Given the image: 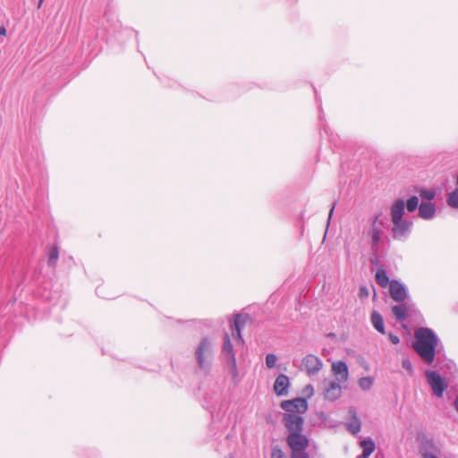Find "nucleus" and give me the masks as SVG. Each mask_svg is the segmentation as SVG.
I'll return each mask as SVG.
<instances>
[{
    "label": "nucleus",
    "instance_id": "obj_32",
    "mask_svg": "<svg viewBox=\"0 0 458 458\" xmlns=\"http://www.w3.org/2000/svg\"><path fill=\"white\" fill-rule=\"evenodd\" d=\"M379 239H380V237H379V233H378V231H377V230H375V231L373 232V233H372V241H373V242H374V243L378 242H379Z\"/></svg>",
    "mask_w": 458,
    "mask_h": 458
},
{
    "label": "nucleus",
    "instance_id": "obj_17",
    "mask_svg": "<svg viewBox=\"0 0 458 458\" xmlns=\"http://www.w3.org/2000/svg\"><path fill=\"white\" fill-rule=\"evenodd\" d=\"M392 312L398 321H403L408 316L409 306L407 304L394 305L392 307Z\"/></svg>",
    "mask_w": 458,
    "mask_h": 458
},
{
    "label": "nucleus",
    "instance_id": "obj_24",
    "mask_svg": "<svg viewBox=\"0 0 458 458\" xmlns=\"http://www.w3.org/2000/svg\"><path fill=\"white\" fill-rule=\"evenodd\" d=\"M447 201L451 207L458 208V189L449 194Z\"/></svg>",
    "mask_w": 458,
    "mask_h": 458
},
{
    "label": "nucleus",
    "instance_id": "obj_21",
    "mask_svg": "<svg viewBox=\"0 0 458 458\" xmlns=\"http://www.w3.org/2000/svg\"><path fill=\"white\" fill-rule=\"evenodd\" d=\"M371 321L374 326V327L380 332L381 334H385V327H384V319L382 316L377 312L374 311L371 315Z\"/></svg>",
    "mask_w": 458,
    "mask_h": 458
},
{
    "label": "nucleus",
    "instance_id": "obj_20",
    "mask_svg": "<svg viewBox=\"0 0 458 458\" xmlns=\"http://www.w3.org/2000/svg\"><path fill=\"white\" fill-rule=\"evenodd\" d=\"M376 282L383 288H386L387 286H390L391 281H389V278L386 275V272L383 268L377 269L376 276H375Z\"/></svg>",
    "mask_w": 458,
    "mask_h": 458
},
{
    "label": "nucleus",
    "instance_id": "obj_19",
    "mask_svg": "<svg viewBox=\"0 0 458 458\" xmlns=\"http://www.w3.org/2000/svg\"><path fill=\"white\" fill-rule=\"evenodd\" d=\"M349 412L352 415V420L348 424V429L352 434H357L358 432H360V428H361L360 420L357 417L355 411L350 410Z\"/></svg>",
    "mask_w": 458,
    "mask_h": 458
},
{
    "label": "nucleus",
    "instance_id": "obj_9",
    "mask_svg": "<svg viewBox=\"0 0 458 458\" xmlns=\"http://www.w3.org/2000/svg\"><path fill=\"white\" fill-rule=\"evenodd\" d=\"M334 377L339 383H345L349 378V370L347 364L343 360L334 361L331 365Z\"/></svg>",
    "mask_w": 458,
    "mask_h": 458
},
{
    "label": "nucleus",
    "instance_id": "obj_12",
    "mask_svg": "<svg viewBox=\"0 0 458 458\" xmlns=\"http://www.w3.org/2000/svg\"><path fill=\"white\" fill-rule=\"evenodd\" d=\"M324 397L329 401L338 399L342 394V387L339 382L330 381L323 392Z\"/></svg>",
    "mask_w": 458,
    "mask_h": 458
},
{
    "label": "nucleus",
    "instance_id": "obj_10",
    "mask_svg": "<svg viewBox=\"0 0 458 458\" xmlns=\"http://www.w3.org/2000/svg\"><path fill=\"white\" fill-rule=\"evenodd\" d=\"M211 354V344L208 339H202L196 351V358L198 364L200 368H203L207 361V357Z\"/></svg>",
    "mask_w": 458,
    "mask_h": 458
},
{
    "label": "nucleus",
    "instance_id": "obj_15",
    "mask_svg": "<svg viewBox=\"0 0 458 458\" xmlns=\"http://www.w3.org/2000/svg\"><path fill=\"white\" fill-rule=\"evenodd\" d=\"M404 213V202L402 199L396 200L391 208V220L393 223H397L402 220Z\"/></svg>",
    "mask_w": 458,
    "mask_h": 458
},
{
    "label": "nucleus",
    "instance_id": "obj_2",
    "mask_svg": "<svg viewBox=\"0 0 458 458\" xmlns=\"http://www.w3.org/2000/svg\"><path fill=\"white\" fill-rule=\"evenodd\" d=\"M323 361L318 356L308 354L302 358L300 370L311 377L317 375L323 369Z\"/></svg>",
    "mask_w": 458,
    "mask_h": 458
},
{
    "label": "nucleus",
    "instance_id": "obj_4",
    "mask_svg": "<svg viewBox=\"0 0 458 458\" xmlns=\"http://www.w3.org/2000/svg\"><path fill=\"white\" fill-rule=\"evenodd\" d=\"M248 315L236 314L233 316V321L230 323V330L232 337L237 343L243 344V339L242 337V328L245 326L248 321Z\"/></svg>",
    "mask_w": 458,
    "mask_h": 458
},
{
    "label": "nucleus",
    "instance_id": "obj_35",
    "mask_svg": "<svg viewBox=\"0 0 458 458\" xmlns=\"http://www.w3.org/2000/svg\"><path fill=\"white\" fill-rule=\"evenodd\" d=\"M6 35V29L4 26L0 27V36H5Z\"/></svg>",
    "mask_w": 458,
    "mask_h": 458
},
{
    "label": "nucleus",
    "instance_id": "obj_31",
    "mask_svg": "<svg viewBox=\"0 0 458 458\" xmlns=\"http://www.w3.org/2000/svg\"><path fill=\"white\" fill-rule=\"evenodd\" d=\"M420 455L422 458H437V455L428 453L426 449V446L421 449Z\"/></svg>",
    "mask_w": 458,
    "mask_h": 458
},
{
    "label": "nucleus",
    "instance_id": "obj_3",
    "mask_svg": "<svg viewBox=\"0 0 458 458\" xmlns=\"http://www.w3.org/2000/svg\"><path fill=\"white\" fill-rule=\"evenodd\" d=\"M281 408L292 414H303L308 410V403L304 398H295L293 400H285L281 403Z\"/></svg>",
    "mask_w": 458,
    "mask_h": 458
},
{
    "label": "nucleus",
    "instance_id": "obj_6",
    "mask_svg": "<svg viewBox=\"0 0 458 458\" xmlns=\"http://www.w3.org/2000/svg\"><path fill=\"white\" fill-rule=\"evenodd\" d=\"M222 355L224 359L226 360L227 365L234 372L236 370V359L235 354L233 352V346L231 343L230 335L228 334L225 335L224 343L222 346Z\"/></svg>",
    "mask_w": 458,
    "mask_h": 458
},
{
    "label": "nucleus",
    "instance_id": "obj_37",
    "mask_svg": "<svg viewBox=\"0 0 458 458\" xmlns=\"http://www.w3.org/2000/svg\"><path fill=\"white\" fill-rule=\"evenodd\" d=\"M454 406H455V409H456V410H457V411H458V396H457V397H456V399H455Z\"/></svg>",
    "mask_w": 458,
    "mask_h": 458
},
{
    "label": "nucleus",
    "instance_id": "obj_36",
    "mask_svg": "<svg viewBox=\"0 0 458 458\" xmlns=\"http://www.w3.org/2000/svg\"><path fill=\"white\" fill-rule=\"evenodd\" d=\"M360 292L365 293V295H367V296L369 295V292H368V290L366 288H361Z\"/></svg>",
    "mask_w": 458,
    "mask_h": 458
},
{
    "label": "nucleus",
    "instance_id": "obj_28",
    "mask_svg": "<svg viewBox=\"0 0 458 458\" xmlns=\"http://www.w3.org/2000/svg\"><path fill=\"white\" fill-rule=\"evenodd\" d=\"M420 195L421 198L430 200L435 197V191L431 190H421Z\"/></svg>",
    "mask_w": 458,
    "mask_h": 458
},
{
    "label": "nucleus",
    "instance_id": "obj_1",
    "mask_svg": "<svg viewBox=\"0 0 458 458\" xmlns=\"http://www.w3.org/2000/svg\"><path fill=\"white\" fill-rule=\"evenodd\" d=\"M414 336L412 348L426 363L431 364L438 342L435 333L429 328L420 327L415 331Z\"/></svg>",
    "mask_w": 458,
    "mask_h": 458
},
{
    "label": "nucleus",
    "instance_id": "obj_34",
    "mask_svg": "<svg viewBox=\"0 0 458 458\" xmlns=\"http://www.w3.org/2000/svg\"><path fill=\"white\" fill-rule=\"evenodd\" d=\"M403 367L409 371L411 370V364L410 360H403Z\"/></svg>",
    "mask_w": 458,
    "mask_h": 458
},
{
    "label": "nucleus",
    "instance_id": "obj_8",
    "mask_svg": "<svg viewBox=\"0 0 458 458\" xmlns=\"http://www.w3.org/2000/svg\"><path fill=\"white\" fill-rule=\"evenodd\" d=\"M426 375L434 394L438 397L442 396L445 389L446 388L445 380L435 371L427 372Z\"/></svg>",
    "mask_w": 458,
    "mask_h": 458
},
{
    "label": "nucleus",
    "instance_id": "obj_22",
    "mask_svg": "<svg viewBox=\"0 0 458 458\" xmlns=\"http://www.w3.org/2000/svg\"><path fill=\"white\" fill-rule=\"evenodd\" d=\"M59 259V250L57 246H51L48 250L47 265L49 267H55Z\"/></svg>",
    "mask_w": 458,
    "mask_h": 458
},
{
    "label": "nucleus",
    "instance_id": "obj_29",
    "mask_svg": "<svg viewBox=\"0 0 458 458\" xmlns=\"http://www.w3.org/2000/svg\"><path fill=\"white\" fill-rule=\"evenodd\" d=\"M291 458H309L304 451H292Z\"/></svg>",
    "mask_w": 458,
    "mask_h": 458
},
{
    "label": "nucleus",
    "instance_id": "obj_27",
    "mask_svg": "<svg viewBox=\"0 0 458 458\" xmlns=\"http://www.w3.org/2000/svg\"><path fill=\"white\" fill-rule=\"evenodd\" d=\"M359 385L363 389H369L372 386V379L370 377H362L359 380Z\"/></svg>",
    "mask_w": 458,
    "mask_h": 458
},
{
    "label": "nucleus",
    "instance_id": "obj_25",
    "mask_svg": "<svg viewBox=\"0 0 458 458\" xmlns=\"http://www.w3.org/2000/svg\"><path fill=\"white\" fill-rule=\"evenodd\" d=\"M418 205H419L418 197L412 196L407 200L406 207H407V209L409 212H412L417 208Z\"/></svg>",
    "mask_w": 458,
    "mask_h": 458
},
{
    "label": "nucleus",
    "instance_id": "obj_16",
    "mask_svg": "<svg viewBox=\"0 0 458 458\" xmlns=\"http://www.w3.org/2000/svg\"><path fill=\"white\" fill-rule=\"evenodd\" d=\"M435 214V206L430 202H422L419 207V215L424 219L432 218Z\"/></svg>",
    "mask_w": 458,
    "mask_h": 458
},
{
    "label": "nucleus",
    "instance_id": "obj_38",
    "mask_svg": "<svg viewBox=\"0 0 458 458\" xmlns=\"http://www.w3.org/2000/svg\"><path fill=\"white\" fill-rule=\"evenodd\" d=\"M43 1H44V0H39L38 4V8H40V7H41Z\"/></svg>",
    "mask_w": 458,
    "mask_h": 458
},
{
    "label": "nucleus",
    "instance_id": "obj_26",
    "mask_svg": "<svg viewBox=\"0 0 458 458\" xmlns=\"http://www.w3.org/2000/svg\"><path fill=\"white\" fill-rule=\"evenodd\" d=\"M277 358L275 354L269 353L266 357V365L267 368L272 369L276 363Z\"/></svg>",
    "mask_w": 458,
    "mask_h": 458
},
{
    "label": "nucleus",
    "instance_id": "obj_18",
    "mask_svg": "<svg viewBox=\"0 0 458 458\" xmlns=\"http://www.w3.org/2000/svg\"><path fill=\"white\" fill-rule=\"evenodd\" d=\"M360 445L362 448V455L361 456L365 457V458H368L369 456H370L376 449L375 443L370 438L362 440Z\"/></svg>",
    "mask_w": 458,
    "mask_h": 458
},
{
    "label": "nucleus",
    "instance_id": "obj_14",
    "mask_svg": "<svg viewBox=\"0 0 458 458\" xmlns=\"http://www.w3.org/2000/svg\"><path fill=\"white\" fill-rule=\"evenodd\" d=\"M393 224H394V227H393L394 238L401 240L403 237H405L409 231L411 223L403 220V221H400L397 223H393Z\"/></svg>",
    "mask_w": 458,
    "mask_h": 458
},
{
    "label": "nucleus",
    "instance_id": "obj_33",
    "mask_svg": "<svg viewBox=\"0 0 458 458\" xmlns=\"http://www.w3.org/2000/svg\"><path fill=\"white\" fill-rule=\"evenodd\" d=\"M389 339H390L391 343L394 344H397L400 342L399 337L393 334H389Z\"/></svg>",
    "mask_w": 458,
    "mask_h": 458
},
{
    "label": "nucleus",
    "instance_id": "obj_13",
    "mask_svg": "<svg viewBox=\"0 0 458 458\" xmlns=\"http://www.w3.org/2000/svg\"><path fill=\"white\" fill-rule=\"evenodd\" d=\"M289 387V377L286 375L280 374L274 383V390L277 395H284L286 394Z\"/></svg>",
    "mask_w": 458,
    "mask_h": 458
},
{
    "label": "nucleus",
    "instance_id": "obj_5",
    "mask_svg": "<svg viewBox=\"0 0 458 458\" xmlns=\"http://www.w3.org/2000/svg\"><path fill=\"white\" fill-rule=\"evenodd\" d=\"M283 421L289 434L301 433L303 430V418L299 414L285 413Z\"/></svg>",
    "mask_w": 458,
    "mask_h": 458
},
{
    "label": "nucleus",
    "instance_id": "obj_39",
    "mask_svg": "<svg viewBox=\"0 0 458 458\" xmlns=\"http://www.w3.org/2000/svg\"><path fill=\"white\" fill-rule=\"evenodd\" d=\"M231 458H233V457H231Z\"/></svg>",
    "mask_w": 458,
    "mask_h": 458
},
{
    "label": "nucleus",
    "instance_id": "obj_11",
    "mask_svg": "<svg viewBox=\"0 0 458 458\" xmlns=\"http://www.w3.org/2000/svg\"><path fill=\"white\" fill-rule=\"evenodd\" d=\"M389 293L391 298L397 302H403L407 298L405 287L396 280L391 281Z\"/></svg>",
    "mask_w": 458,
    "mask_h": 458
},
{
    "label": "nucleus",
    "instance_id": "obj_23",
    "mask_svg": "<svg viewBox=\"0 0 458 458\" xmlns=\"http://www.w3.org/2000/svg\"><path fill=\"white\" fill-rule=\"evenodd\" d=\"M425 446H426L427 451L430 454H433L436 455V454L438 453V448L432 440H427L426 442H424L420 446V452Z\"/></svg>",
    "mask_w": 458,
    "mask_h": 458
},
{
    "label": "nucleus",
    "instance_id": "obj_30",
    "mask_svg": "<svg viewBox=\"0 0 458 458\" xmlns=\"http://www.w3.org/2000/svg\"><path fill=\"white\" fill-rule=\"evenodd\" d=\"M271 458H285V456L280 449L275 448L272 451Z\"/></svg>",
    "mask_w": 458,
    "mask_h": 458
},
{
    "label": "nucleus",
    "instance_id": "obj_7",
    "mask_svg": "<svg viewBox=\"0 0 458 458\" xmlns=\"http://www.w3.org/2000/svg\"><path fill=\"white\" fill-rule=\"evenodd\" d=\"M286 442L292 451H305L309 445V439L302 432L289 434Z\"/></svg>",
    "mask_w": 458,
    "mask_h": 458
}]
</instances>
